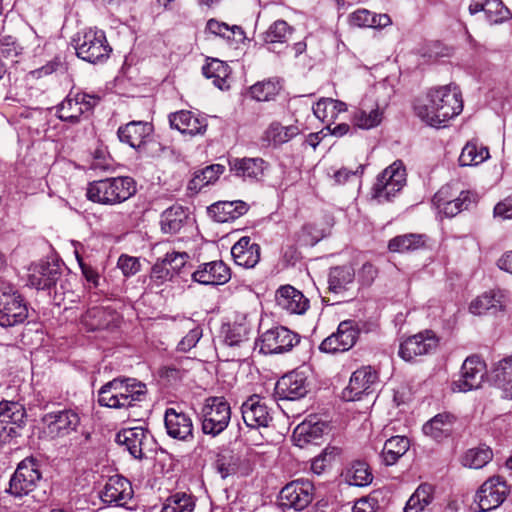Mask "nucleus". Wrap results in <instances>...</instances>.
<instances>
[{"label": "nucleus", "instance_id": "37", "mask_svg": "<svg viewBox=\"0 0 512 512\" xmlns=\"http://www.w3.org/2000/svg\"><path fill=\"white\" fill-rule=\"evenodd\" d=\"M488 147L479 144L476 140L468 141L462 148L458 162L462 167L476 166L489 158Z\"/></svg>", "mask_w": 512, "mask_h": 512}, {"label": "nucleus", "instance_id": "6", "mask_svg": "<svg viewBox=\"0 0 512 512\" xmlns=\"http://www.w3.org/2000/svg\"><path fill=\"white\" fill-rule=\"evenodd\" d=\"M405 183L406 169L402 161H395L378 175L376 183L372 188L373 198L378 199L380 202L382 199L390 201L391 196L399 192Z\"/></svg>", "mask_w": 512, "mask_h": 512}, {"label": "nucleus", "instance_id": "43", "mask_svg": "<svg viewBox=\"0 0 512 512\" xmlns=\"http://www.w3.org/2000/svg\"><path fill=\"white\" fill-rule=\"evenodd\" d=\"M299 134L297 126H282L280 123H272L265 132L264 140L273 146L282 145Z\"/></svg>", "mask_w": 512, "mask_h": 512}, {"label": "nucleus", "instance_id": "41", "mask_svg": "<svg viewBox=\"0 0 512 512\" xmlns=\"http://www.w3.org/2000/svg\"><path fill=\"white\" fill-rule=\"evenodd\" d=\"M225 167L220 164H212L202 170L196 171L194 177L189 181L188 189L199 192L204 186L215 182L222 174Z\"/></svg>", "mask_w": 512, "mask_h": 512}, {"label": "nucleus", "instance_id": "20", "mask_svg": "<svg viewBox=\"0 0 512 512\" xmlns=\"http://www.w3.org/2000/svg\"><path fill=\"white\" fill-rule=\"evenodd\" d=\"M230 278V268L222 260L203 263L192 273V279L204 285H222Z\"/></svg>", "mask_w": 512, "mask_h": 512}, {"label": "nucleus", "instance_id": "45", "mask_svg": "<svg viewBox=\"0 0 512 512\" xmlns=\"http://www.w3.org/2000/svg\"><path fill=\"white\" fill-rule=\"evenodd\" d=\"M493 458V452L488 446H481L469 449L464 457L463 464L469 468L480 469L489 463Z\"/></svg>", "mask_w": 512, "mask_h": 512}, {"label": "nucleus", "instance_id": "17", "mask_svg": "<svg viewBox=\"0 0 512 512\" xmlns=\"http://www.w3.org/2000/svg\"><path fill=\"white\" fill-rule=\"evenodd\" d=\"M307 377L302 372L292 371L282 376L275 385V395L280 400H297L308 391Z\"/></svg>", "mask_w": 512, "mask_h": 512}, {"label": "nucleus", "instance_id": "13", "mask_svg": "<svg viewBox=\"0 0 512 512\" xmlns=\"http://www.w3.org/2000/svg\"><path fill=\"white\" fill-rule=\"evenodd\" d=\"M434 205L447 217H454L467 210L473 199L469 191H461L457 196L449 185L443 186L432 199Z\"/></svg>", "mask_w": 512, "mask_h": 512}, {"label": "nucleus", "instance_id": "27", "mask_svg": "<svg viewBox=\"0 0 512 512\" xmlns=\"http://www.w3.org/2000/svg\"><path fill=\"white\" fill-rule=\"evenodd\" d=\"M165 427L170 437L186 440L192 436L193 425L191 419L183 412L169 408L165 412Z\"/></svg>", "mask_w": 512, "mask_h": 512}, {"label": "nucleus", "instance_id": "64", "mask_svg": "<svg viewBox=\"0 0 512 512\" xmlns=\"http://www.w3.org/2000/svg\"><path fill=\"white\" fill-rule=\"evenodd\" d=\"M494 215L503 219H512V197H507L494 207Z\"/></svg>", "mask_w": 512, "mask_h": 512}, {"label": "nucleus", "instance_id": "29", "mask_svg": "<svg viewBox=\"0 0 512 512\" xmlns=\"http://www.w3.org/2000/svg\"><path fill=\"white\" fill-rule=\"evenodd\" d=\"M264 160L261 158H232L228 160L230 171L237 177L259 180L264 174Z\"/></svg>", "mask_w": 512, "mask_h": 512}, {"label": "nucleus", "instance_id": "19", "mask_svg": "<svg viewBox=\"0 0 512 512\" xmlns=\"http://www.w3.org/2000/svg\"><path fill=\"white\" fill-rule=\"evenodd\" d=\"M100 497L104 503L125 507L133 497L132 485L123 476L110 477Z\"/></svg>", "mask_w": 512, "mask_h": 512}, {"label": "nucleus", "instance_id": "5", "mask_svg": "<svg viewBox=\"0 0 512 512\" xmlns=\"http://www.w3.org/2000/svg\"><path fill=\"white\" fill-rule=\"evenodd\" d=\"M231 409L223 397H209L202 408V431L216 436L229 424Z\"/></svg>", "mask_w": 512, "mask_h": 512}, {"label": "nucleus", "instance_id": "36", "mask_svg": "<svg viewBox=\"0 0 512 512\" xmlns=\"http://www.w3.org/2000/svg\"><path fill=\"white\" fill-rule=\"evenodd\" d=\"M455 421L451 413H440L434 416L423 426V432L434 439H441L450 435Z\"/></svg>", "mask_w": 512, "mask_h": 512}, {"label": "nucleus", "instance_id": "11", "mask_svg": "<svg viewBox=\"0 0 512 512\" xmlns=\"http://www.w3.org/2000/svg\"><path fill=\"white\" fill-rule=\"evenodd\" d=\"M509 488L500 476L486 480L478 489L476 500L481 511H490L499 507L507 498Z\"/></svg>", "mask_w": 512, "mask_h": 512}, {"label": "nucleus", "instance_id": "7", "mask_svg": "<svg viewBox=\"0 0 512 512\" xmlns=\"http://www.w3.org/2000/svg\"><path fill=\"white\" fill-rule=\"evenodd\" d=\"M76 55L90 63L107 59L112 51L104 32L89 30L76 41Z\"/></svg>", "mask_w": 512, "mask_h": 512}, {"label": "nucleus", "instance_id": "55", "mask_svg": "<svg viewBox=\"0 0 512 512\" xmlns=\"http://www.w3.org/2000/svg\"><path fill=\"white\" fill-rule=\"evenodd\" d=\"M207 29L211 33H213L215 35H218V36H221L223 38H227L228 40H231V35L230 34H234L235 31L239 32V39L238 40H243L245 38L244 31L242 30L241 27L236 26V25L230 27L226 23L219 22V21L214 20V19H210L207 22Z\"/></svg>", "mask_w": 512, "mask_h": 512}, {"label": "nucleus", "instance_id": "40", "mask_svg": "<svg viewBox=\"0 0 512 512\" xmlns=\"http://www.w3.org/2000/svg\"><path fill=\"white\" fill-rule=\"evenodd\" d=\"M493 380L505 397L512 399V355L499 361L493 370Z\"/></svg>", "mask_w": 512, "mask_h": 512}, {"label": "nucleus", "instance_id": "33", "mask_svg": "<svg viewBox=\"0 0 512 512\" xmlns=\"http://www.w3.org/2000/svg\"><path fill=\"white\" fill-rule=\"evenodd\" d=\"M148 431L142 427L123 429L116 435L117 443L125 445L130 454L136 459H142V445Z\"/></svg>", "mask_w": 512, "mask_h": 512}, {"label": "nucleus", "instance_id": "35", "mask_svg": "<svg viewBox=\"0 0 512 512\" xmlns=\"http://www.w3.org/2000/svg\"><path fill=\"white\" fill-rule=\"evenodd\" d=\"M427 236L424 234L409 233L392 238L388 243L391 252L405 253L422 249L426 246Z\"/></svg>", "mask_w": 512, "mask_h": 512}, {"label": "nucleus", "instance_id": "46", "mask_svg": "<svg viewBox=\"0 0 512 512\" xmlns=\"http://www.w3.org/2000/svg\"><path fill=\"white\" fill-rule=\"evenodd\" d=\"M78 103L75 94L70 93L58 106V118L72 124L79 122L82 111Z\"/></svg>", "mask_w": 512, "mask_h": 512}, {"label": "nucleus", "instance_id": "10", "mask_svg": "<svg viewBox=\"0 0 512 512\" xmlns=\"http://www.w3.org/2000/svg\"><path fill=\"white\" fill-rule=\"evenodd\" d=\"M313 490L314 486L309 481H292L281 489L279 505L283 509L303 510L312 502Z\"/></svg>", "mask_w": 512, "mask_h": 512}, {"label": "nucleus", "instance_id": "52", "mask_svg": "<svg viewBox=\"0 0 512 512\" xmlns=\"http://www.w3.org/2000/svg\"><path fill=\"white\" fill-rule=\"evenodd\" d=\"M291 33V27L283 20L274 22L264 33V41L268 44L284 43Z\"/></svg>", "mask_w": 512, "mask_h": 512}, {"label": "nucleus", "instance_id": "42", "mask_svg": "<svg viewBox=\"0 0 512 512\" xmlns=\"http://www.w3.org/2000/svg\"><path fill=\"white\" fill-rule=\"evenodd\" d=\"M197 364H199V361L194 358L180 357L174 363L160 367L158 375L169 381L179 380L185 372L193 369Z\"/></svg>", "mask_w": 512, "mask_h": 512}, {"label": "nucleus", "instance_id": "34", "mask_svg": "<svg viewBox=\"0 0 512 512\" xmlns=\"http://www.w3.org/2000/svg\"><path fill=\"white\" fill-rule=\"evenodd\" d=\"M355 270L352 266L343 265L330 269L328 277V289L333 293L348 291L354 284Z\"/></svg>", "mask_w": 512, "mask_h": 512}, {"label": "nucleus", "instance_id": "44", "mask_svg": "<svg viewBox=\"0 0 512 512\" xmlns=\"http://www.w3.org/2000/svg\"><path fill=\"white\" fill-rule=\"evenodd\" d=\"M503 305L499 299H496L494 294L484 293L483 295L476 298L471 302L469 310L475 315H482L487 312L496 314L498 311H502Z\"/></svg>", "mask_w": 512, "mask_h": 512}, {"label": "nucleus", "instance_id": "63", "mask_svg": "<svg viewBox=\"0 0 512 512\" xmlns=\"http://www.w3.org/2000/svg\"><path fill=\"white\" fill-rule=\"evenodd\" d=\"M201 332L197 329L191 330L179 343L178 352H188L198 343Z\"/></svg>", "mask_w": 512, "mask_h": 512}, {"label": "nucleus", "instance_id": "60", "mask_svg": "<svg viewBox=\"0 0 512 512\" xmlns=\"http://www.w3.org/2000/svg\"><path fill=\"white\" fill-rule=\"evenodd\" d=\"M74 292L71 289V283L69 282V286L64 289L60 288V282L58 285L54 287V296L53 300L57 306L65 305V302L68 300L69 302H73Z\"/></svg>", "mask_w": 512, "mask_h": 512}, {"label": "nucleus", "instance_id": "39", "mask_svg": "<svg viewBox=\"0 0 512 512\" xmlns=\"http://www.w3.org/2000/svg\"><path fill=\"white\" fill-rule=\"evenodd\" d=\"M202 71L204 76L208 79H212L213 84L219 89L228 87L227 78L230 74V68L225 62L215 58L208 59Z\"/></svg>", "mask_w": 512, "mask_h": 512}, {"label": "nucleus", "instance_id": "14", "mask_svg": "<svg viewBox=\"0 0 512 512\" xmlns=\"http://www.w3.org/2000/svg\"><path fill=\"white\" fill-rule=\"evenodd\" d=\"M300 341V335L285 327L271 329L261 335L259 352H288Z\"/></svg>", "mask_w": 512, "mask_h": 512}, {"label": "nucleus", "instance_id": "51", "mask_svg": "<svg viewBox=\"0 0 512 512\" xmlns=\"http://www.w3.org/2000/svg\"><path fill=\"white\" fill-rule=\"evenodd\" d=\"M341 450L337 447L329 446L323 450V452L315 457L311 463V470L317 474H322L336 458L340 455Z\"/></svg>", "mask_w": 512, "mask_h": 512}, {"label": "nucleus", "instance_id": "50", "mask_svg": "<svg viewBox=\"0 0 512 512\" xmlns=\"http://www.w3.org/2000/svg\"><path fill=\"white\" fill-rule=\"evenodd\" d=\"M349 483L354 486H366L372 482L373 476L369 470V466L357 461L347 471L346 475Z\"/></svg>", "mask_w": 512, "mask_h": 512}, {"label": "nucleus", "instance_id": "28", "mask_svg": "<svg viewBox=\"0 0 512 512\" xmlns=\"http://www.w3.org/2000/svg\"><path fill=\"white\" fill-rule=\"evenodd\" d=\"M248 205L243 201H219L208 207L210 216L219 223L233 221L248 211Z\"/></svg>", "mask_w": 512, "mask_h": 512}, {"label": "nucleus", "instance_id": "58", "mask_svg": "<svg viewBox=\"0 0 512 512\" xmlns=\"http://www.w3.org/2000/svg\"><path fill=\"white\" fill-rule=\"evenodd\" d=\"M349 22L351 25L356 27H369L372 28L373 22V14L366 9H360L353 12L349 17Z\"/></svg>", "mask_w": 512, "mask_h": 512}, {"label": "nucleus", "instance_id": "47", "mask_svg": "<svg viewBox=\"0 0 512 512\" xmlns=\"http://www.w3.org/2000/svg\"><path fill=\"white\" fill-rule=\"evenodd\" d=\"M195 502L191 495L176 493L168 497L161 512H193Z\"/></svg>", "mask_w": 512, "mask_h": 512}, {"label": "nucleus", "instance_id": "53", "mask_svg": "<svg viewBox=\"0 0 512 512\" xmlns=\"http://www.w3.org/2000/svg\"><path fill=\"white\" fill-rule=\"evenodd\" d=\"M382 113L379 109H373L369 113L358 110L353 116L354 125L361 129H370L380 124Z\"/></svg>", "mask_w": 512, "mask_h": 512}, {"label": "nucleus", "instance_id": "2", "mask_svg": "<svg viewBox=\"0 0 512 512\" xmlns=\"http://www.w3.org/2000/svg\"><path fill=\"white\" fill-rule=\"evenodd\" d=\"M146 393V385L135 379L115 378L101 387L98 392V402L109 408H128L134 401Z\"/></svg>", "mask_w": 512, "mask_h": 512}, {"label": "nucleus", "instance_id": "15", "mask_svg": "<svg viewBox=\"0 0 512 512\" xmlns=\"http://www.w3.org/2000/svg\"><path fill=\"white\" fill-rule=\"evenodd\" d=\"M60 282V288L69 286V279L63 275V269L57 263H44L36 266L29 275V283L36 289H51Z\"/></svg>", "mask_w": 512, "mask_h": 512}, {"label": "nucleus", "instance_id": "62", "mask_svg": "<svg viewBox=\"0 0 512 512\" xmlns=\"http://www.w3.org/2000/svg\"><path fill=\"white\" fill-rule=\"evenodd\" d=\"M377 276V269L374 265L367 262L364 263L359 271V281L363 286H370Z\"/></svg>", "mask_w": 512, "mask_h": 512}, {"label": "nucleus", "instance_id": "26", "mask_svg": "<svg viewBox=\"0 0 512 512\" xmlns=\"http://www.w3.org/2000/svg\"><path fill=\"white\" fill-rule=\"evenodd\" d=\"M231 254L237 265L253 268L260 260V246L250 237H241L232 247Z\"/></svg>", "mask_w": 512, "mask_h": 512}, {"label": "nucleus", "instance_id": "24", "mask_svg": "<svg viewBox=\"0 0 512 512\" xmlns=\"http://www.w3.org/2000/svg\"><path fill=\"white\" fill-rule=\"evenodd\" d=\"M277 305L290 314H304L309 308V300L290 285L281 286L276 291Z\"/></svg>", "mask_w": 512, "mask_h": 512}, {"label": "nucleus", "instance_id": "38", "mask_svg": "<svg viewBox=\"0 0 512 512\" xmlns=\"http://www.w3.org/2000/svg\"><path fill=\"white\" fill-rule=\"evenodd\" d=\"M410 442L405 436H393L389 438L383 447L381 456L387 466L395 464L409 449Z\"/></svg>", "mask_w": 512, "mask_h": 512}, {"label": "nucleus", "instance_id": "22", "mask_svg": "<svg viewBox=\"0 0 512 512\" xmlns=\"http://www.w3.org/2000/svg\"><path fill=\"white\" fill-rule=\"evenodd\" d=\"M119 316L115 310L105 307H93L86 311L81 323L88 331L110 330L118 326Z\"/></svg>", "mask_w": 512, "mask_h": 512}, {"label": "nucleus", "instance_id": "49", "mask_svg": "<svg viewBox=\"0 0 512 512\" xmlns=\"http://www.w3.org/2000/svg\"><path fill=\"white\" fill-rule=\"evenodd\" d=\"M279 90V82L269 79L252 85L250 87V94L257 101H269L279 93Z\"/></svg>", "mask_w": 512, "mask_h": 512}, {"label": "nucleus", "instance_id": "1", "mask_svg": "<svg viewBox=\"0 0 512 512\" xmlns=\"http://www.w3.org/2000/svg\"><path fill=\"white\" fill-rule=\"evenodd\" d=\"M414 110L428 125L441 127L443 123L462 112V94L452 85L432 89L427 94V103L415 104Z\"/></svg>", "mask_w": 512, "mask_h": 512}, {"label": "nucleus", "instance_id": "21", "mask_svg": "<svg viewBox=\"0 0 512 512\" xmlns=\"http://www.w3.org/2000/svg\"><path fill=\"white\" fill-rule=\"evenodd\" d=\"M330 431L331 426L328 422L318 420L316 416H310L309 419L296 427L293 432V439L299 447L308 443L317 444V440L323 435H328Z\"/></svg>", "mask_w": 512, "mask_h": 512}, {"label": "nucleus", "instance_id": "48", "mask_svg": "<svg viewBox=\"0 0 512 512\" xmlns=\"http://www.w3.org/2000/svg\"><path fill=\"white\" fill-rule=\"evenodd\" d=\"M484 14L491 24H498L511 18L510 10L501 0H486Z\"/></svg>", "mask_w": 512, "mask_h": 512}, {"label": "nucleus", "instance_id": "32", "mask_svg": "<svg viewBox=\"0 0 512 512\" xmlns=\"http://www.w3.org/2000/svg\"><path fill=\"white\" fill-rule=\"evenodd\" d=\"M43 421L47 424L50 433L59 435L65 431L75 430L80 418L72 410H64L46 414Z\"/></svg>", "mask_w": 512, "mask_h": 512}, {"label": "nucleus", "instance_id": "12", "mask_svg": "<svg viewBox=\"0 0 512 512\" xmlns=\"http://www.w3.org/2000/svg\"><path fill=\"white\" fill-rule=\"evenodd\" d=\"M487 373L486 363L478 354L467 357L462 365V379L452 384V390L468 392L478 389Z\"/></svg>", "mask_w": 512, "mask_h": 512}, {"label": "nucleus", "instance_id": "59", "mask_svg": "<svg viewBox=\"0 0 512 512\" xmlns=\"http://www.w3.org/2000/svg\"><path fill=\"white\" fill-rule=\"evenodd\" d=\"M118 267L122 270L125 276L134 275L140 269L138 258L127 255L120 256L118 260Z\"/></svg>", "mask_w": 512, "mask_h": 512}, {"label": "nucleus", "instance_id": "3", "mask_svg": "<svg viewBox=\"0 0 512 512\" xmlns=\"http://www.w3.org/2000/svg\"><path fill=\"white\" fill-rule=\"evenodd\" d=\"M135 193V181L127 176L93 181L87 188L89 200L106 205L122 203Z\"/></svg>", "mask_w": 512, "mask_h": 512}, {"label": "nucleus", "instance_id": "56", "mask_svg": "<svg viewBox=\"0 0 512 512\" xmlns=\"http://www.w3.org/2000/svg\"><path fill=\"white\" fill-rule=\"evenodd\" d=\"M17 413H20L21 418L24 416L23 409L16 402H0L1 421L7 422V424H16L20 420L16 418Z\"/></svg>", "mask_w": 512, "mask_h": 512}, {"label": "nucleus", "instance_id": "30", "mask_svg": "<svg viewBox=\"0 0 512 512\" xmlns=\"http://www.w3.org/2000/svg\"><path fill=\"white\" fill-rule=\"evenodd\" d=\"M189 214L180 205H173L160 216L161 231L165 234H176L187 224Z\"/></svg>", "mask_w": 512, "mask_h": 512}, {"label": "nucleus", "instance_id": "57", "mask_svg": "<svg viewBox=\"0 0 512 512\" xmlns=\"http://www.w3.org/2000/svg\"><path fill=\"white\" fill-rule=\"evenodd\" d=\"M189 256L186 252H172L167 253L162 259L166 266L170 268L172 277L180 273L181 269L185 267Z\"/></svg>", "mask_w": 512, "mask_h": 512}, {"label": "nucleus", "instance_id": "61", "mask_svg": "<svg viewBox=\"0 0 512 512\" xmlns=\"http://www.w3.org/2000/svg\"><path fill=\"white\" fill-rule=\"evenodd\" d=\"M75 96L79 102V106L81 107L82 115L92 111L100 100L98 96L89 95L87 93H76Z\"/></svg>", "mask_w": 512, "mask_h": 512}, {"label": "nucleus", "instance_id": "54", "mask_svg": "<svg viewBox=\"0 0 512 512\" xmlns=\"http://www.w3.org/2000/svg\"><path fill=\"white\" fill-rule=\"evenodd\" d=\"M215 467L222 478L235 475L239 469L238 458L231 454H219L215 462Z\"/></svg>", "mask_w": 512, "mask_h": 512}, {"label": "nucleus", "instance_id": "9", "mask_svg": "<svg viewBox=\"0 0 512 512\" xmlns=\"http://www.w3.org/2000/svg\"><path fill=\"white\" fill-rule=\"evenodd\" d=\"M28 316V310L18 292L9 285L0 287V325L14 326L23 322Z\"/></svg>", "mask_w": 512, "mask_h": 512}, {"label": "nucleus", "instance_id": "16", "mask_svg": "<svg viewBox=\"0 0 512 512\" xmlns=\"http://www.w3.org/2000/svg\"><path fill=\"white\" fill-rule=\"evenodd\" d=\"M359 331L352 321H343L337 332L327 337L320 345V352H347L357 341Z\"/></svg>", "mask_w": 512, "mask_h": 512}, {"label": "nucleus", "instance_id": "4", "mask_svg": "<svg viewBox=\"0 0 512 512\" xmlns=\"http://www.w3.org/2000/svg\"><path fill=\"white\" fill-rule=\"evenodd\" d=\"M153 125L146 121H131L124 126H120L117 135L121 142L127 143L139 153L146 156L153 155L157 150H161L160 144L151 139Z\"/></svg>", "mask_w": 512, "mask_h": 512}, {"label": "nucleus", "instance_id": "31", "mask_svg": "<svg viewBox=\"0 0 512 512\" xmlns=\"http://www.w3.org/2000/svg\"><path fill=\"white\" fill-rule=\"evenodd\" d=\"M439 338L431 330L408 337L400 345L399 352H429L440 348Z\"/></svg>", "mask_w": 512, "mask_h": 512}, {"label": "nucleus", "instance_id": "8", "mask_svg": "<svg viewBox=\"0 0 512 512\" xmlns=\"http://www.w3.org/2000/svg\"><path fill=\"white\" fill-rule=\"evenodd\" d=\"M41 479V473L36 460L26 458L18 464L15 473L10 479L8 491L16 497L28 495L35 490Z\"/></svg>", "mask_w": 512, "mask_h": 512}, {"label": "nucleus", "instance_id": "25", "mask_svg": "<svg viewBox=\"0 0 512 512\" xmlns=\"http://www.w3.org/2000/svg\"><path fill=\"white\" fill-rule=\"evenodd\" d=\"M169 122L172 128L183 134H203L207 129V121L203 117L196 116L193 112L181 110L169 115Z\"/></svg>", "mask_w": 512, "mask_h": 512}, {"label": "nucleus", "instance_id": "23", "mask_svg": "<svg viewBox=\"0 0 512 512\" xmlns=\"http://www.w3.org/2000/svg\"><path fill=\"white\" fill-rule=\"evenodd\" d=\"M377 379L378 373L371 366L356 370L350 378L348 387L343 391V398L347 401L358 399Z\"/></svg>", "mask_w": 512, "mask_h": 512}, {"label": "nucleus", "instance_id": "18", "mask_svg": "<svg viewBox=\"0 0 512 512\" xmlns=\"http://www.w3.org/2000/svg\"><path fill=\"white\" fill-rule=\"evenodd\" d=\"M244 423L250 428L267 427L272 417L262 397L251 395L241 406Z\"/></svg>", "mask_w": 512, "mask_h": 512}]
</instances>
